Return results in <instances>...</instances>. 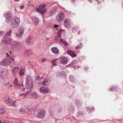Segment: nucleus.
<instances>
[{"mask_svg":"<svg viewBox=\"0 0 123 123\" xmlns=\"http://www.w3.org/2000/svg\"><path fill=\"white\" fill-rule=\"evenodd\" d=\"M46 114L45 111L41 109H39L34 112V115L36 117L41 118H43Z\"/></svg>","mask_w":123,"mask_h":123,"instance_id":"obj_1","label":"nucleus"},{"mask_svg":"<svg viewBox=\"0 0 123 123\" xmlns=\"http://www.w3.org/2000/svg\"><path fill=\"white\" fill-rule=\"evenodd\" d=\"M10 45L11 49L18 50L20 49L22 46L21 44L18 42H13Z\"/></svg>","mask_w":123,"mask_h":123,"instance_id":"obj_2","label":"nucleus"},{"mask_svg":"<svg viewBox=\"0 0 123 123\" xmlns=\"http://www.w3.org/2000/svg\"><path fill=\"white\" fill-rule=\"evenodd\" d=\"M65 18V15L63 12L62 11L59 12L57 14L56 18V21L60 23H61Z\"/></svg>","mask_w":123,"mask_h":123,"instance_id":"obj_3","label":"nucleus"},{"mask_svg":"<svg viewBox=\"0 0 123 123\" xmlns=\"http://www.w3.org/2000/svg\"><path fill=\"white\" fill-rule=\"evenodd\" d=\"M6 54L7 55V56L8 57H7L4 60L0 62V64L2 65H3L4 66H7L10 63H11L12 61L13 62V59L11 57L9 56L7 53H6Z\"/></svg>","mask_w":123,"mask_h":123,"instance_id":"obj_4","label":"nucleus"},{"mask_svg":"<svg viewBox=\"0 0 123 123\" xmlns=\"http://www.w3.org/2000/svg\"><path fill=\"white\" fill-rule=\"evenodd\" d=\"M20 19L17 17H15L11 23V26L12 28L18 27L20 23Z\"/></svg>","mask_w":123,"mask_h":123,"instance_id":"obj_5","label":"nucleus"},{"mask_svg":"<svg viewBox=\"0 0 123 123\" xmlns=\"http://www.w3.org/2000/svg\"><path fill=\"white\" fill-rule=\"evenodd\" d=\"M46 5L45 4L41 5L39 6L38 8H36L37 11L40 13L42 15L46 11V9L45 8Z\"/></svg>","mask_w":123,"mask_h":123,"instance_id":"obj_6","label":"nucleus"},{"mask_svg":"<svg viewBox=\"0 0 123 123\" xmlns=\"http://www.w3.org/2000/svg\"><path fill=\"white\" fill-rule=\"evenodd\" d=\"M11 42V38L7 36H5L1 40V42L4 44H8Z\"/></svg>","mask_w":123,"mask_h":123,"instance_id":"obj_7","label":"nucleus"},{"mask_svg":"<svg viewBox=\"0 0 123 123\" xmlns=\"http://www.w3.org/2000/svg\"><path fill=\"white\" fill-rule=\"evenodd\" d=\"M64 26L67 28L71 26V22L70 20L68 18L65 19L64 21Z\"/></svg>","mask_w":123,"mask_h":123,"instance_id":"obj_8","label":"nucleus"},{"mask_svg":"<svg viewBox=\"0 0 123 123\" xmlns=\"http://www.w3.org/2000/svg\"><path fill=\"white\" fill-rule=\"evenodd\" d=\"M68 61V59L65 57L61 58L60 60V62L64 65L66 64L67 63Z\"/></svg>","mask_w":123,"mask_h":123,"instance_id":"obj_9","label":"nucleus"},{"mask_svg":"<svg viewBox=\"0 0 123 123\" xmlns=\"http://www.w3.org/2000/svg\"><path fill=\"white\" fill-rule=\"evenodd\" d=\"M4 15V16L6 19L11 18L12 17V14L10 11L5 12Z\"/></svg>","mask_w":123,"mask_h":123,"instance_id":"obj_10","label":"nucleus"},{"mask_svg":"<svg viewBox=\"0 0 123 123\" xmlns=\"http://www.w3.org/2000/svg\"><path fill=\"white\" fill-rule=\"evenodd\" d=\"M33 80L31 77L29 75H27L25 79V84L33 83Z\"/></svg>","mask_w":123,"mask_h":123,"instance_id":"obj_11","label":"nucleus"},{"mask_svg":"<svg viewBox=\"0 0 123 123\" xmlns=\"http://www.w3.org/2000/svg\"><path fill=\"white\" fill-rule=\"evenodd\" d=\"M40 90L41 92L45 93H48L49 92V90L48 88L44 87H41Z\"/></svg>","mask_w":123,"mask_h":123,"instance_id":"obj_12","label":"nucleus"},{"mask_svg":"<svg viewBox=\"0 0 123 123\" xmlns=\"http://www.w3.org/2000/svg\"><path fill=\"white\" fill-rule=\"evenodd\" d=\"M51 80L49 79H47L44 80L42 82V85L44 86H48L50 83Z\"/></svg>","mask_w":123,"mask_h":123,"instance_id":"obj_13","label":"nucleus"},{"mask_svg":"<svg viewBox=\"0 0 123 123\" xmlns=\"http://www.w3.org/2000/svg\"><path fill=\"white\" fill-rule=\"evenodd\" d=\"M13 84L16 88H19L20 86V85L18 81V80L17 78L14 80Z\"/></svg>","mask_w":123,"mask_h":123,"instance_id":"obj_14","label":"nucleus"},{"mask_svg":"<svg viewBox=\"0 0 123 123\" xmlns=\"http://www.w3.org/2000/svg\"><path fill=\"white\" fill-rule=\"evenodd\" d=\"M19 69L18 67H14L12 69V74L13 75H15L17 73Z\"/></svg>","mask_w":123,"mask_h":123,"instance_id":"obj_15","label":"nucleus"},{"mask_svg":"<svg viewBox=\"0 0 123 123\" xmlns=\"http://www.w3.org/2000/svg\"><path fill=\"white\" fill-rule=\"evenodd\" d=\"M5 99V102L7 105H10L11 104L12 101L8 97H6Z\"/></svg>","mask_w":123,"mask_h":123,"instance_id":"obj_16","label":"nucleus"},{"mask_svg":"<svg viewBox=\"0 0 123 123\" xmlns=\"http://www.w3.org/2000/svg\"><path fill=\"white\" fill-rule=\"evenodd\" d=\"M25 86L26 89L30 90H31L32 89L33 86V83L25 84Z\"/></svg>","mask_w":123,"mask_h":123,"instance_id":"obj_17","label":"nucleus"},{"mask_svg":"<svg viewBox=\"0 0 123 123\" xmlns=\"http://www.w3.org/2000/svg\"><path fill=\"white\" fill-rule=\"evenodd\" d=\"M67 53L71 56L72 57H75L77 55L73 51L68 50H67Z\"/></svg>","mask_w":123,"mask_h":123,"instance_id":"obj_18","label":"nucleus"},{"mask_svg":"<svg viewBox=\"0 0 123 123\" xmlns=\"http://www.w3.org/2000/svg\"><path fill=\"white\" fill-rule=\"evenodd\" d=\"M52 52L55 54H58L59 53V50L56 47H53L51 49Z\"/></svg>","mask_w":123,"mask_h":123,"instance_id":"obj_19","label":"nucleus"},{"mask_svg":"<svg viewBox=\"0 0 123 123\" xmlns=\"http://www.w3.org/2000/svg\"><path fill=\"white\" fill-rule=\"evenodd\" d=\"M32 38L33 37L31 36H30L28 37L26 40V43L28 45L32 44Z\"/></svg>","mask_w":123,"mask_h":123,"instance_id":"obj_20","label":"nucleus"},{"mask_svg":"<svg viewBox=\"0 0 123 123\" xmlns=\"http://www.w3.org/2000/svg\"><path fill=\"white\" fill-rule=\"evenodd\" d=\"M94 110L93 107L91 106H88L87 107V111L88 113H90Z\"/></svg>","mask_w":123,"mask_h":123,"instance_id":"obj_21","label":"nucleus"},{"mask_svg":"<svg viewBox=\"0 0 123 123\" xmlns=\"http://www.w3.org/2000/svg\"><path fill=\"white\" fill-rule=\"evenodd\" d=\"M32 19L34 22V23L35 25H37L38 24L39 20L37 18L35 17H33L32 18Z\"/></svg>","mask_w":123,"mask_h":123,"instance_id":"obj_22","label":"nucleus"},{"mask_svg":"<svg viewBox=\"0 0 123 123\" xmlns=\"http://www.w3.org/2000/svg\"><path fill=\"white\" fill-rule=\"evenodd\" d=\"M32 53V51L30 50H27L25 52L24 55L25 56H29Z\"/></svg>","mask_w":123,"mask_h":123,"instance_id":"obj_23","label":"nucleus"},{"mask_svg":"<svg viewBox=\"0 0 123 123\" xmlns=\"http://www.w3.org/2000/svg\"><path fill=\"white\" fill-rule=\"evenodd\" d=\"M32 97L36 99L38 97V95L37 93L35 92H34L32 93L31 94Z\"/></svg>","mask_w":123,"mask_h":123,"instance_id":"obj_24","label":"nucleus"},{"mask_svg":"<svg viewBox=\"0 0 123 123\" xmlns=\"http://www.w3.org/2000/svg\"><path fill=\"white\" fill-rule=\"evenodd\" d=\"M57 10V7H55L52 8L50 9V12L52 14L55 13Z\"/></svg>","mask_w":123,"mask_h":123,"instance_id":"obj_25","label":"nucleus"},{"mask_svg":"<svg viewBox=\"0 0 123 123\" xmlns=\"http://www.w3.org/2000/svg\"><path fill=\"white\" fill-rule=\"evenodd\" d=\"M75 103L78 107L80 106L82 104L80 100L78 99H76L75 100Z\"/></svg>","mask_w":123,"mask_h":123,"instance_id":"obj_26","label":"nucleus"},{"mask_svg":"<svg viewBox=\"0 0 123 123\" xmlns=\"http://www.w3.org/2000/svg\"><path fill=\"white\" fill-rule=\"evenodd\" d=\"M1 72L0 71V78H3L4 76L5 73V69H3Z\"/></svg>","mask_w":123,"mask_h":123,"instance_id":"obj_27","label":"nucleus"},{"mask_svg":"<svg viewBox=\"0 0 123 123\" xmlns=\"http://www.w3.org/2000/svg\"><path fill=\"white\" fill-rule=\"evenodd\" d=\"M78 28L76 26L73 27L72 29V31L74 33L79 30Z\"/></svg>","mask_w":123,"mask_h":123,"instance_id":"obj_28","label":"nucleus"},{"mask_svg":"<svg viewBox=\"0 0 123 123\" xmlns=\"http://www.w3.org/2000/svg\"><path fill=\"white\" fill-rule=\"evenodd\" d=\"M60 41L63 43L64 45L66 46L68 45V43L66 42L64 40L61 38L60 40Z\"/></svg>","mask_w":123,"mask_h":123,"instance_id":"obj_29","label":"nucleus"},{"mask_svg":"<svg viewBox=\"0 0 123 123\" xmlns=\"http://www.w3.org/2000/svg\"><path fill=\"white\" fill-rule=\"evenodd\" d=\"M19 32L23 34L24 32V27L22 26L20 27L18 29Z\"/></svg>","mask_w":123,"mask_h":123,"instance_id":"obj_30","label":"nucleus"},{"mask_svg":"<svg viewBox=\"0 0 123 123\" xmlns=\"http://www.w3.org/2000/svg\"><path fill=\"white\" fill-rule=\"evenodd\" d=\"M24 71L25 70L24 69H21L19 72V75L21 76H23L24 74Z\"/></svg>","mask_w":123,"mask_h":123,"instance_id":"obj_31","label":"nucleus"},{"mask_svg":"<svg viewBox=\"0 0 123 123\" xmlns=\"http://www.w3.org/2000/svg\"><path fill=\"white\" fill-rule=\"evenodd\" d=\"M12 31V30L11 29H10L9 31L5 33V35L6 36H10L11 34V32Z\"/></svg>","mask_w":123,"mask_h":123,"instance_id":"obj_32","label":"nucleus"},{"mask_svg":"<svg viewBox=\"0 0 123 123\" xmlns=\"http://www.w3.org/2000/svg\"><path fill=\"white\" fill-rule=\"evenodd\" d=\"M117 89V88L115 87H112L111 88H110L109 91H115Z\"/></svg>","mask_w":123,"mask_h":123,"instance_id":"obj_33","label":"nucleus"},{"mask_svg":"<svg viewBox=\"0 0 123 123\" xmlns=\"http://www.w3.org/2000/svg\"><path fill=\"white\" fill-rule=\"evenodd\" d=\"M69 79L70 81L71 82H73L74 81V78L72 75H69Z\"/></svg>","mask_w":123,"mask_h":123,"instance_id":"obj_34","label":"nucleus"},{"mask_svg":"<svg viewBox=\"0 0 123 123\" xmlns=\"http://www.w3.org/2000/svg\"><path fill=\"white\" fill-rule=\"evenodd\" d=\"M82 47L81 45V43H80L79 45H78L77 47L75 48L76 50H79Z\"/></svg>","mask_w":123,"mask_h":123,"instance_id":"obj_35","label":"nucleus"},{"mask_svg":"<svg viewBox=\"0 0 123 123\" xmlns=\"http://www.w3.org/2000/svg\"><path fill=\"white\" fill-rule=\"evenodd\" d=\"M57 59H54L53 60H52L51 63L53 66L56 65V61Z\"/></svg>","mask_w":123,"mask_h":123,"instance_id":"obj_36","label":"nucleus"},{"mask_svg":"<svg viewBox=\"0 0 123 123\" xmlns=\"http://www.w3.org/2000/svg\"><path fill=\"white\" fill-rule=\"evenodd\" d=\"M52 27L55 29H56V30H57L60 28V26L58 25H53Z\"/></svg>","mask_w":123,"mask_h":123,"instance_id":"obj_37","label":"nucleus"},{"mask_svg":"<svg viewBox=\"0 0 123 123\" xmlns=\"http://www.w3.org/2000/svg\"><path fill=\"white\" fill-rule=\"evenodd\" d=\"M76 61L75 60H74L70 64V65L71 66H73V67H74V66L73 65L74 64H75L76 63Z\"/></svg>","mask_w":123,"mask_h":123,"instance_id":"obj_38","label":"nucleus"},{"mask_svg":"<svg viewBox=\"0 0 123 123\" xmlns=\"http://www.w3.org/2000/svg\"><path fill=\"white\" fill-rule=\"evenodd\" d=\"M64 74V73L63 71H62L60 72H58L57 73V74H58V75L60 76L62 75H63V74Z\"/></svg>","mask_w":123,"mask_h":123,"instance_id":"obj_39","label":"nucleus"},{"mask_svg":"<svg viewBox=\"0 0 123 123\" xmlns=\"http://www.w3.org/2000/svg\"><path fill=\"white\" fill-rule=\"evenodd\" d=\"M23 34V33L19 32V33L17 34L16 35V36L18 37H19L21 36Z\"/></svg>","mask_w":123,"mask_h":123,"instance_id":"obj_40","label":"nucleus"},{"mask_svg":"<svg viewBox=\"0 0 123 123\" xmlns=\"http://www.w3.org/2000/svg\"><path fill=\"white\" fill-rule=\"evenodd\" d=\"M63 31V30H62L61 29L59 30L58 32V35H59V37H60L61 36L60 35L62 33V32Z\"/></svg>","mask_w":123,"mask_h":123,"instance_id":"obj_41","label":"nucleus"},{"mask_svg":"<svg viewBox=\"0 0 123 123\" xmlns=\"http://www.w3.org/2000/svg\"><path fill=\"white\" fill-rule=\"evenodd\" d=\"M82 115V113L81 112L79 111L77 113V116L78 117H80Z\"/></svg>","mask_w":123,"mask_h":123,"instance_id":"obj_42","label":"nucleus"},{"mask_svg":"<svg viewBox=\"0 0 123 123\" xmlns=\"http://www.w3.org/2000/svg\"><path fill=\"white\" fill-rule=\"evenodd\" d=\"M8 121H6L5 120H0V123H6V122H8Z\"/></svg>","mask_w":123,"mask_h":123,"instance_id":"obj_43","label":"nucleus"},{"mask_svg":"<svg viewBox=\"0 0 123 123\" xmlns=\"http://www.w3.org/2000/svg\"><path fill=\"white\" fill-rule=\"evenodd\" d=\"M46 60V59L45 58H42L40 59V62H43L45 61Z\"/></svg>","mask_w":123,"mask_h":123,"instance_id":"obj_44","label":"nucleus"},{"mask_svg":"<svg viewBox=\"0 0 123 123\" xmlns=\"http://www.w3.org/2000/svg\"><path fill=\"white\" fill-rule=\"evenodd\" d=\"M4 113V111L3 109H0V114L1 115H2Z\"/></svg>","mask_w":123,"mask_h":123,"instance_id":"obj_45","label":"nucleus"},{"mask_svg":"<svg viewBox=\"0 0 123 123\" xmlns=\"http://www.w3.org/2000/svg\"><path fill=\"white\" fill-rule=\"evenodd\" d=\"M62 111V109L60 108L58 109L57 110V112L58 113H60Z\"/></svg>","mask_w":123,"mask_h":123,"instance_id":"obj_46","label":"nucleus"},{"mask_svg":"<svg viewBox=\"0 0 123 123\" xmlns=\"http://www.w3.org/2000/svg\"><path fill=\"white\" fill-rule=\"evenodd\" d=\"M49 115L53 117L54 116V114L51 112V111H50L49 112Z\"/></svg>","mask_w":123,"mask_h":123,"instance_id":"obj_47","label":"nucleus"},{"mask_svg":"<svg viewBox=\"0 0 123 123\" xmlns=\"http://www.w3.org/2000/svg\"><path fill=\"white\" fill-rule=\"evenodd\" d=\"M74 110V109L73 108H72L71 107L69 109V110L68 111L69 112H71L73 111Z\"/></svg>","mask_w":123,"mask_h":123,"instance_id":"obj_48","label":"nucleus"},{"mask_svg":"<svg viewBox=\"0 0 123 123\" xmlns=\"http://www.w3.org/2000/svg\"><path fill=\"white\" fill-rule=\"evenodd\" d=\"M11 18H7L6 20V22H9L10 21V20L11 19Z\"/></svg>","mask_w":123,"mask_h":123,"instance_id":"obj_49","label":"nucleus"},{"mask_svg":"<svg viewBox=\"0 0 123 123\" xmlns=\"http://www.w3.org/2000/svg\"><path fill=\"white\" fill-rule=\"evenodd\" d=\"M24 6L23 5H22L20 7V9L22 10L24 8Z\"/></svg>","mask_w":123,"mask_h":123,"instance_id":"obj_50","label":"nucleus"},{"mask_svg":"<svg viewBox=\"0 0 123 123\" xmlns=\"http://www.w3.org/2000/svg\"><path fill=\"white\" fill-rule=\"evenodd\" d=\"M19 111L21 112H22L23 111V109L22 108H21L20 109Z\"/></svg>","mask_w":123,"mask_h":123,"instance_id":"obj_51","label":"nucleus"},{"mask_svg":"<svg viewBox=\"0 0 123 123\" xmlns=\"http://www.w3.org/2000/svg\"><path fill=\"white\" fill-rule=\"evenodd\" d=\"M4 33L3 32H2L1 31H0V35H2Z\"/></svg>","mask_w":123,"mask_h":123,"instance_id":"obj_52","label":"nucleus"},{"mask_svg":"<svg viewBox=\"0 0 123 123\" xmlns=\"http://www.w3.org/2000/svg\"><path fill=\"white\" fill-rule=\"evenodd\" d=\"M39 77H40L39 76H37L36 78V79L37 80V79H39Z\"/></svg>","mask_w":123,"mask_h":123,"instance_id":"obj_53","label":"nucleus"},{"mask_svg":"<svg viewBox=\"0 0 123 123\" xmlns=\"http://www.w3.org/2000/svg\"><path fill=\"white\" fill-rule=\"evenodd\" d=\"M85 68V70H86L87 69H88V67H86H86Z\"/></svg>","mask_w":123,"mask_h":123,"instance_id":"obj_54","label":"nucleus"},{"mask_svg":"<svg viewBox=\"0 0 123 123\" xmlns=\"http://www.w3.org/2000/svg\"><path fill=\"white\" fill-rule=\"evenodd\" d=\"M24 95V94L23 93H22V94H20V96H22V95Z\"/></svg>","mask_w":123,"mask_h":123,"instance_id":"obj_55","label":"nucleus"},{"mask_svg":"<svg viewBox=\"0 0 123 123\" xmlns=\"http://www.w3.org/2000/svg\"><path fill=\"white\" fill-rule=\"evenodd\" d=\"M15 1H19V0H14Z\"/></svg>","mask_w":123,"mask_h":123,"instance_id":"obj_56","label":"nucleus"},{"mask_svg":"<svg viewBox=\"0 0 123 123\" xmlns=\"http://www.w3.org/2000/svg\"><path fill=\"white\" fill-rule=\"evenodd\" d=\"M88 0L90 2V3H92V2L91 0Z\"/></svg>","mask_w":123,"mask_h":123,"instance_id":"obj_57","label":"nucleus"},{"mask_svg":"<svg viewBox=\"0 0 123 123\" xmlns=\"http://www.w3.org/2000/svg\"><path fill=\"white\" fill-rule=\"evenodd\" d=\"M26 95V94H24V97H25V96Z\"/></svg>","mask_w":123,"mask_h":123,"instance_id":"obj_58","label":"nucleus"},{"mask_svg":"<svg viewBox=\"0 0 123 123\" xmlns=\"http://www.w3.org/2000/svg\"><path fill=\"white\" fill-rule=\"evenodd\" d=\"M43 78V77H41V79H42Z\"/></svg>","mask_w":123,"mask_h":123,"instance_id":"obj_59","label":"nucleus"},{"mask_svg":"<svg viewBox=\"0 0 123 123\" xmlns=\"http://www.w3.org/2000/svg\"><path fill=\"white\" fill-rule=\"evenodd\" d=\"M11 53H12V52H11V51H10V54H11Z\"/></svg>","mask_w":123,"mask_h":123,"instance_id":"obj_60","label":"nucleus"},{"mask_svg":"<svg viewBox=\"0 0 123 123\" xmlns=\"http://www.w3.org/2000/svg\"><path fill=\"white\" fill-rule=\"evenodd\" d=\"M98 0H96L97 1H98Z\"/></svg>","mask_w":123,"mask_h":123,"instance_id":"obj_61","label":"nucleus"},{"mask_svg":"<svg viewBox=\"0 0 123 123\" xmlns=\"http://www.w3.org/2000/svg\"><path fill=\"white\" fill-rule=\"evenodd\" d=\"M15 101H13V102H14V103H15Z\"/></svg>","mask_w":123,"mask_h":123,"instance_id":"obj_62","label":"nucleus"},{"mask_svg":"<svg viewBox=\"0 0 123 123\" xmlns=\"http://www.w3.org/2000/svg\"><path fill=\"white\" fill-rule=\"evenodd\" d=\"M31 5L32 6H33V5Z\"/></svg>","mask_w":123,"mask_h":123,"instance_id":"obj_63","label":"nucleus"},{"mask_svg":"<svg viewBox=\"0 0 123 123\" xmlns=\"http://www.w3.org/2000/svg\"><path fill=\"white\" fill-rule=\"evenodd\" d=\"M25 88H24V89L23 90H25Z\"/></svg>","mask_w":123,"mask_h":123,"instance_id":"obj_64","label":"nucleus"}]
</instances>
